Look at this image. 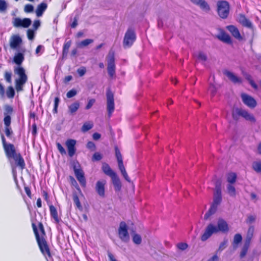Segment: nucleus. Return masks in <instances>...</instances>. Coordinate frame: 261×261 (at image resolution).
Instances as JSON below:
<instances>
[{"label":"nucleus","mask_w":261,"mask_h":261,"mask_svg":"<svg viewBox=\"0 0 261 261\" xmlns=\"http://www.w3.org/2000/svg\"><path fill=\"white\" fill-rule=\"evenodd\" d=\"M33 228L41 252L44 255H47L50 256V253L47 242L44 238L45 233L42 224L40 223L39 225L40 234L39 233L37 228L34 224H33Z\"/></svg>","instance_id":"1"},{"label":"nucleus","mask_w":261,"mask_h":261,"mask_svg":"<svg viewBox=\"0 0 261 261\" xmlns=\"http://www.w3.org/2000/svg\"><path fill=\"white\" fill-rule=\"evenodd\" d=\"M4 149L6 156L10 161L11 159H13L17 165L21 169L24 168L25 163L24 160L20 153L16 152L15 147L12 144L9 143L8 145L5 146Z\"/></svg>","instance_id":"2"},{"label":"nucleus","mask_w":261,"mask_h":261,"mask_svg":"<svg viewBox=\"0 0 261 261\" xmlns=\"http://www.w3.org/2000/svg\"><path fill=\"white\" fill-rule=\"evenodd\" d=\"M232 116L233 119L238 120L240 117L244 118L247 121L252 122H255V118L253 115L249 113L247 111L242 108H236L232 111Z\"/></svg>","instance_id":"3"},{"label":"nucleus","mask_w":261,"mask_h":261,"mask_svg":"<svg viewBox=\"0 0 261 261\" xmlns=\"http://www.w3.org/2000/svg\"><path fill=\"white\" fill-rule=\"evenodd\" d=\"M136 39L135 30L132 28H129L125 33L123 45L125 48L130 47Z\"/></svg>","instance_id":"4"},{"label":"nucleus","mask_w":261,"mask_h":261,"mask_svg":"<svg viewBox=\"0 0 261 261\" xmlns=\"http://www.w3.org/2000/svg\"><path fill=\"white\" fill-rule=\"evenodd\" d=\"M217 12L219 16L225 19L227 17L229 13V5L225 1H219L217 3Z\"/></svg>","instance_id":"5"},{"label":"nucleus","mask_w":261,"mask_h":261,"mask_svg":"<svg viewBox=\"0 0 261 261\" xmlns=\"http://www.w3.org/2000/svg\"><path fill=\"white\" fill-rule=\"evenodd\" d=\"M73 168L75 176L81 186L85 187L86 180L84 176V172L81 168L80 164L78 163L74 164Z\"/></svg>","instance_id":"6"},{"label":"nucleus","mask_w":261,"mask_h":261,"mask_svg":"<svg viewBox=\"0 0 261 261\" xmlns=\"http://www.w3.org/2000/svg\"><path fill=\"white\" fill-rule=\"evenodd\" d=\"M108 72L110 77H112L115 74V65L114 52L110 50L107 57Z\"/></svg>","instance_id":"7"},{"label":"nucleus","mask_w":261,"mask_h":261,"mask_svg":"<svg viewBox=\"0 0 261 261\" xmlns=\"http://www.w3.org/2000/svg\"><path fill=\"white\" fill-rule=\"evenodd\" d=\"M118 236L120 240L124 242L129 240V236L127 231V226L124 222H120L118 230Z\"/></svg>","instance_id":"8"},{"label":"nucleus","mask_w":261,"mask_h":261,"mask_svg":"<svg viewBox=\"0 0 261 261\" xmlns=\"http://www.w3.org/2000/svg\"><path fill=\"white\" fill-rule=\"evenodd\" d=\"M107 109L108 113V116L110 117L114 111L115 104L114 99V94L110 90L107 91Z\"/></svg>","instance_id":"9"},{"label":"nucleus","mask_w":261,"mask_h":261,"mask_svg":"<svg viewBox=\"0 0 261 261\" xmlns=\"http://www.w3.org/2000/svg\"><path fill=\"white\" fill-rule=\"evenodd\" d=\"M32 23L31 19L28 18H25L21 19L19 17L13 18L12 19V24L15 28H28Z\"/></svg>","instance_id":"10"},{"label":"nucleus","mask_w":261,"mask_h":261,"mask_svg":"<svg viewBox=\"0 0 261 261\" xmlns=\"http://www.w3.org/2000/svg\"><path fill=\"white\" fill-rule=\"evenodd\" d=\"M217 232H218L217 226L212 224H210L205 228L203 234L201 237V240L202 241H205L210 238L213 233Z\"/></svg>","instance_id":"11"},{"label":"nucleus","mask_w":261,"mask_h":261,"mask_svg":"<svg viewBox=\"0 0 261 261\" xmlns=\"http://www.w3.org/2000/svg\"><path fill=\"white\" fill-rule=\"evenodd\" d=\"M241 98L244 103L248 107L254 108L256 106V100L251 96L245 93H242Z\"/></svg>","instance_id":"12"},{"label":"nucleus","mask_w":261,"mask_h":261,"mask_svg":"<svg viewBox=\"0 0 261 261\" xmlns=\"http://www.w3.org/2000/svg\"><path fill=\"white\" fill-rule=\"evenodd\" d=\"M106 183V181L104 179L98 180L96 183L95 190L98 195L101 197H104L105 195V186Z\"/></svg>","instance_id":"13"},{"label":"nucleus","mask_w":261,"mask_h":261,"mask_svg":"<svg viewBox=\"0 0 261 261\" xmlns=\"http://www.w3.org/2000/svg\"><path fill=\"white\" fill-rule=\"evenodd\" d=\"M76 141L73 139H68L65 143L66 146L68 150V153L70 157H72L75 153Z\"/></svg>","instance_id":"14"},{"label":"nucleus","mask_w":261,"mask_h":261,"mask_svg":"<svg viewBox=\"0 0 261 261\" xmlns=\"http://www.w3.org/2000/svg\"><path fill=\"white\" fill-rule=\"evenodd\" d=\"M193 4L198 6L202 10L207 12L210 10V7L207 3L204 0H190Z\"/></svg>","instance_id":"15"},{"label":"nucleus","mask_w":261,"mask_h":261,"mask_svg":"<svg viewBox=\"0 0 261 261\" xmlns=\"http://www.w3.org/2000/svg\"><path fill=\"white\" fill-rule=\"evenodd\" d=\"M222 201L221 191L219 186H216L214 194L213 204L218 205Z\"/></svg>","instance_id":"16"},{"label":"nucleus","mask_w":261,"mask_h":261,"mask_svg":"<svg viewBox=\"0 0 261 261\" xmlns=\"http://www.w3.org/2000/svg\"><path fill=\"white\" fill-rule=\"evenodd\" d=\"M21 42L22 39L18 35H13L11 37L10 45L11 48L16 49Z\"/></svg>","instance_id":"17"},{"label":"nucleus","mask_w":261,"mask_h":261,"mask_svg":"<svg viewBox=\"0 0 261 261\" xmlns=\"http://www.w3.org/2000/svg\"><path fill=\"white\" fill-rule=\"evenodd\" d=\"M224 74L234 84H240L242 83V79L233 73L226 70Z\"/></svg>","instance_id":"18"},{"label":"nucleus","mask_w":261,"mask_h":261,"mask_svg":"<svg viewBox=\"0 0 261 261\" xmlns=\"http://www.w3.org/2000/svg\"><path fill=\"white\" fill-rule=\"evenodd\" d=\"M14 72L19 76L18 79L27 80L28 77L25 73L24 69L22 67H17L14 68Z\"/></svg>","instance_id":"19"},{"label":"nucleus","mask_w":261,"mask_h":261,"mask_svg":"<svg viewBox=\"0 0 261 261\" xmlns=\"http://www.w3.org/2000/svg\"><path fill=\"white\" fill-rule=\"evenodd\" d=\"M217 232H226L228 230L227 223L223 219H219L218 221Z\"/></svg>","instance_id":"20"},{"label":"nucleus","mask_w":261,"mask_h":261,"mask_svg":"<svg viewBox=\"0 0 261 261\" xmlns=\"http://www.w3.org/2000/svg\"><path fill=\"white\" fill-rule=\"evenodd\" d=\"M227 30L231 33L232 35L238 40L242 39L241 35L238 29L234 25H228L227 27Z\"/></svg>","instance_id":"21"},{"label":"nucleus","mask_w":261,"mask_h":261,"mask_svg":"<svg viewBox=\"0 0 261 261\" xmlns=\"http://www.w3.org/2000/svg\"><path fill=\"white\" fill-rule=\"evenodd\" d=\"M111 179L116 191H119L121 189V183L117 174L112 176Z\"/></svg>","instance_id":"22"},{"label":"nucleus","mask_w":261,"mask_h":261,"mask_svg":"<svg viewBox=\"0 0 261 261\" xmlns=\"http://www.w3.org/2000/svg\"><path fill=\"white\" fill-rule=\"evenodd\" d=\"M103 172L110 177L116 174V173L111 168L110 166L107 163H103L102 166Z\"/></svg>","instance_id":"23"},{"label":"nucleus","mask_w":261,"mask_h":261,"mask_svg":"<svg viewBox=\"0 0 261 261\" xmlns=\"http://www.w3.org/2000/svg\"><path fill=\"white\" fill-rule=\"evenodd\" d=\"M47 4L45 3H42L39 4L36 10V14L38 17H40L42 15L43 12L47 8Z\"/></svg>","instance_id":"24"},{"label":"nucleus","mask_w":261,"mask_h":261,"mask_svg":"<svg viewBox=\"0 0 261 261\" xmlns=\"http://www.w3.org/2000/svg\"><path fill=\"white\" fill-rule=\"evenodd\" d=\"M239 22L243 25L248 28L252 27V23L251 21L247 19L245 16L241 15L239 17Z\"/></svg>","instance_id":"25"},{"label":"nucleus","mask_w":261,"mask_h":261,"mask_svg":"<svg viewBox=\"0 0 261 261\" xmlns=\"http://www.w3.org/2000/svg\"><path fill=\"white\" fill-rule=\"evenodd\" d=\"M218 38L222 41L223 42L228 43L231 44L232 43L231 38L230 36L224 32L221 33L219 36Z\"/></svg>","instance_id":"26"},{"label":"nucleus","mask_w":261,"mask_h":261,"mask_svg":"<svg viewBox=\"0 0 261 261\" xmlns=\"http://www.w3.org/2000/svg\"><path fill=\"white\" fill-rule=\"evenodd\" d=\"M218 206L212 203L210 208L204 216V219L207 220L209 217L214 214L217 211Z\"/></svg>","instance_id":"27"},{"label":"nucleus","mask_w":261,"mask_h":261,"mask_svg":"<svg viewBox=\"0 0 261 261\" xmlns=\"http://www.w3.org/2000/svg\"><path fill=\"white\" fill-rule=\"evenodd\" d=\"M24 59V58L23 54L19 53L15 54L14 57L13 61L15 64L19 65L22 63Z\"/></svg>","instance_id":"28"},{"label":"nucleus","mask_w":261,"mask_h":261,"mask_svg":"<svg viewBox=\"0 0 261 261\" xmlns=\"http://www.w3.org/2000/svg\"><path fill=\"white\" fill-rule=\"evenodd\" d=\"M27 80H23L20 79H16L15 80V88L17 92L22 90L23 86L27 82Z\"/></svg>","instance_id":"29"},{"label":"nucleus","mask_w":261,"mask_h":261,"mask_svg":"<svg viewBox=\"0 0 261 261\" xmlns=\"http://www.w3.org/2000/svg\"><path fill=\"white\" fill-rule=\"evenodd\" d=\"M49 211L51 216L54 218L56 222L59 221L58 213L56 207L53 205L49 206Z\"/></svg>","instance_id":"30"},{"label":"nucleus","mask_w":261,"mask_h":261,"mask_svg":"<svg viewBox=\"0 0 261 261\" xmlns=\"http://www.w3.org/2000/svg\"><path fill=\"white\" fill-rule=\"evenodd\" d=\"M254 232V227L253 225H250L248 229L246 240L251 241Z\"/></svg>","instance_id":"31"},{"label":"nucleus","mask_w":261,"mask_h":261,"mask_svg":"<svg viewBox=\"0 0 261 261\" xmlns=\"http://www.w3.org/2000/svg\"><path fill=\"white\" fill-rule=\"evenodd\" d=\"M80 107V103L79 102H75L68 106L69 112L73 114L76 112Z\"/></svg>","instance_id":"32"},{"label":"nucleus","mask_w":261,"mask_h":261,"mask_svg":"<svg viewBox=\"0 0 261 261\" xmlns=\"http://www.w3.org/2000/svg\"><path fill=\"white\" fill-rule=\"evenodd\" d=\"M242 237L240 234H236L234 236L233 241V246L234 248L238 247V244L242 241Z\"/></svg>","instance_id":"33"},{"label":"nucleus","mask_w":261,"mask_h":261,"mask_svg":"<svg viewBox=\"0 0 261 261\" xmlns=\"http://www.w3.org/2000/svg\"><path fill=\"white\" fill-rule=\"evenodd\" d=\"M237 175L234 173H229L228 174L227 176V180L229 184H232L236 181Z\"/></svg>","instance_id":"34"},{"label":"nucleus","mask_w":261,"mask_h":261,"mask_svg":"<svg viewBox=\"0 0 261 261\" xmlns=\"http://www.w3.org/2000/svg\"><path fill=\"white\" fill-rule=\"evenodd\" d=\"M93 42V40L91 39H85L77 44L79 47L82 48L86 46Z\"/></svg>","instance_id":"35"},{"label":"nucleus","mask_w":261,"mask_h":261,"mask_svg":"<svg viewBox=\"0 0 261 261\" xmlns=\"http://www.w3.org/2000/svg\"><path fill=\"white\" fill-rule=\"evenodd\" d=\"M195 57L199 61L205 62L207 60V56L203 52L200 51L197 55H195Z\"/></svg>","instance_id":"36"},{"label":"nucleus","mask_w":261,"mask_h":261,"mask_svg":"<svg viewBox=\"0 0 261 261\" xmlns=\"http://www.w3.org/2000/svg\"><path fill=\"white\" fill-rule=\"evenodd\" d=\"M93 125L92 122H86L83 124L81 130L83 132H86L91 129L93 127Z\"/></svg>","instance_id":"37"},{"label":"nucleus","mask_w":261,"mask_h":261,"mask_svg":"<svg viewBox=\"0 0 261 261\" xmlns=\"http://www.w3.org/2000/svg\"><path fill=\"white\" fill-rule=\"evenodd\" d=\"M227 189L228 193L229 194V195L230 196L234 197L236 196V189L234 187V186L231 185V184H228L227 185Z\"/></svg>","instance_id":"38"},{"label":"nucleus","mask_w":261,"mask_h":261,"mask_svg":"<svg viewBox=\"0 0 261 261\" xmlns=\"http://www.w3.org/2000/svg\"><path fill=\"white\" fill-rule=\"evenodd\" d=\"M252 168L256 172H261V162H254L252 164Z\"/></svg>","instance_id":"39"},{"label":"nucleus","mask_w":261,"mask_h":261,"mask_svg":"<svg viewBox=\"0 0 261 261\" xmlns=\"http://www.w3.org/2000/svg\"><path fill=\"white\" fill-rule=\"evenodd\" d=\"M6 94L8 98H13L15 95V91L13 88L11 86L9 87L6 91Z\"/></svg>","instance_id":"40"},{"label":"nucleus","mask_w":261,"mask_h":261,"mask_svg":"<svg viewBox=\"0 0 261 261\" xmlns=\"http://www.w3.org/2000/svg\"><path fill=\"white\" fill-rule=\"evenodd\" d=\"M8 8V4L5 0H0V12H6Z\"/></svg>","instance_id":"41"},{"label":"nucleus","mask_w":261,"mask_h":261,"mask_svg":"<svg viewBox=\"0 0 261 261\" xmlns=\"http://www.w3.org/2000/svg\"><path fill=\"white\" fill-rule=\"evenodd\" d=\"M73 200L74 203H75V204L76 205L77 207L79 210H82V205L81 204L80 199H79V197H78L77 195H73Z\"/></svg>","instance_id":"42"},{"label":"nucleus","mask_w":261,"mask_h":261,"mask_svg":"<svg viewBox=\"0 0 261 261\" xmlns=\"http://www.w3.org/2000/svg\"><path fill=\"white\" fill-rule=\"evenodd\" d=\"M4 115H5V117H4V124L5 125V127L10 126L11 120V117L8 115H6V113H4Z\"/></svg>","instance_id":"43"},{"label":"nucleus","mask_w":261,"mask_h":261,"mask_svg":"<svg viewBox=\"0 0 261 261\" xmlns=\"http://www.w3.org/2000/svg\"><path fill=\"white\" fill-rule=\"evenodd\" d=\"M115 154L118 163L123 162L122 155L120 153V150L117 147H115Z\"/></svg>","instance_id":"44"},{"label":"nucleus","mask_w":261,"mask_h":261,"mask_svg":"<svg viewBox=\"0 0 261 261\" xmlns=\"http://www.w3.org/2000/svg\"><path fill=\"white\" fill-rule=\"evenodd\" d=\"M208 91L213 96L215 95L217 91V88L214 84H210L208 88Z\"/></svg>","instance_id":"45"},{"label":"nucleus","mask_w":261,"mask_h":261,"mask_svg":"<svg viewBox=\"0 0 261 261\" xmlns=\"http://www.w3.org/2000/svg\"><path fill=\"white\" fill-rule=\"evenodd\" d=\"M76 94L77 91L74 89H72L67 93L66 96L67 98H70L75 96Z\"/></svg>","instance_id":"46"},{"label":"nucleus","mask_w":261,"mask_h":261,"mask_svg":"<svg viewBox=\"0 0 261 261\" xmlns=\"http://www.w3.org/2000/svg\"><path fill=\"white\" fill-rule=\"evenodd\" d=\"M133 240L134 243L140 244L141 243L142 239L140 235L135 234L133 236Z\"/></svg>","instance_id":"47"},{"label":"nucleus","mask_w":261,"mask_h":261,"mask_svg":"<svg viewBox=\"0 0 261 261\" xmlns=\"http://www.w3.org/2000/svg\"><path fill=\"white\" fill-rule=\"evenodd\" d=\"M69 178H70L71 185L73 186H74L76 189V190H77L78 191H80V187H79V186L78 185V184L76 182V181L75 180V179L74 178V177L71 176H70L69 177Z\"/></svg>","instance_id":"48"},{"label":"nucleus","mask_w":261,"mask_h":261,"mask_svg":"<svg viewBox=\"0 0 261 261\" xmlns=\"http://www.w3.org/2000/svg\"><path fill=\"white\" fill-rule=\"evenodd\" d=\"M11 77H12V73L11 72H8V71L5 72V79L8 83H11L12 82Z\"/></svg>","instance_id":"49"},{"label":"nucleus","mask_w":261,"mask_h":261,"mask_svg":"<svg viewBox=\"0 0 261 261\" xmlns=\"http://www.w3.org/2000/svg\"><path fill=\"white\" fill-rule=\"evenodd\" d=\"M34 10V7L31 4H27L25 6L24 11L26 13L32 12Z\"/></svg>","instance_id":"50"},{"label":"nucleus","mask_w":261,"mask_h":261,"mask_svg":"<svg viewBox=\"0 0 261 261\" xmlns=\"http://www.w3.org/2000/svg\"><path fill=\"white\" fill-rule=\"evenodd\" d=\"M57 148H58L59 151L60 152V153L62 155L66 154V151L65 149L64 148V147L62 146V145L60 143H57Z\"/></svg>","instance_id":"51"},{"label":"nucleus","mask_w":261,"mask_h":261,"mask_svg":"<svg viewBox=\"0 0 261 261\" xmlns=\"http://www.w3.org/2000/svg\"><path fill=\"white\" fill-rule=\"evenodd\" d=\"M71 45V41L66 42L63 46V54H67Z\"/></svg>","instance_id":"52"},{"label":"nucleus","mask_w":261,"mask_h":261,"mask_svg":"<svg viewBox=\"0 0 261 261\" xmlns=\"http://www.w3.org/2000/svg\"><path fill=\"white\" fill-rule=\"evenodd\" d=\"M102 159L101 154L99 152H95L92 156L93 161H99Z\"/></svg>","instance_id":"53"},{"label":"nucleus","mask_w":261,"mask_h":261,"mask_svg":"<svg viewBox=\"0 0 261 261\" xmlns=\"http://www.w3.org/2000/svg\"><path fill=\"white\" fill-rule=\"evenodd\" d=\"M35 33L33 30L29 29L27 31V36L29 40H32L34 38Z\"/></svg>","instance_id":"54"},{"label":"nucleus","mask_w":261,"mask_h":261,"mask_svg":"<svg viewBox=\"0 0 261 261\" xmlns=\"http://www.w3.org/2000/svg\"><path fill=\"white\" fill-rule=\"evenodd\" d=\"M44 50V46L42 45H38L35 50V53L37 55H40L42 53L43 51Z\"/></svg>","instance_id":"55"},{"label":"nucleus","mask_w":261,"mask_h":261,"mask_svg":"<svg viewBox=\"0 0 261 261\" xmlns=\"http://www.w3.org/2000/svg\"><path fill=\"white\" fill-rule=\"evenodd\" d=\"M59 101H60V99L58 97H56L55 98V103H54V110H53V111L54 113H57V108H58V105H59Z\"/></svg>","instance_id":"56"},{"label":"nucleus","mask_w":261,"mask_h":261,"mask_svg":"<svg viewBox=\"0 0 261 261\" xmlns=\"http://www.w3.org/2000/svg\"><path fill=\"white\" fill-rule=\"evenodd\" d=\"M86 72V68L84 67H82L77 70V72L80 76H83Z\"/></svg>","instance_id":"57"},{"label":"nucleus","mask_w":261,"mask_h":261,"mask_svg":"<svg viewBox=\"0 0 261 261\" xmlns=\"http://www.w3.org/2000/svg\"><path fill=\"white\" fill-rule=\"evenodd\" d=\"M87 147L88 149H89L92 151L95 150L96 149L95 144L93 142H91V141H89L88 142V143L87 144Z\"/></svg>","instance_id":"58"},{"label":"nucleus","mask_w":261,"mask_h":261,"mask_svg":"<svg viewBox=\"0 0 261 261\" xmlns=\"http://www.w3.org/2000/svg\"><path fill=\"white\" fill-rule=\"evenodd\" d=\"M95 102V100L94 99H90L88 100V103L87 106H86V109L89 110L90 109L92 106L94 105V103Z\"/></svg>","instance_id":"59"},{"label":"nucleus","mask_w":261,"mask_h":261,"mask_svg":"<svg viewBox=\"0 0 261 261\" xmlns=\"http://www.w3.org/2000/svg\"><path fill=\"white\" fill-rule=\"evenodd\" d=\"M177 248L181 250L186 249L188 247V245L185 243H180L177 245Z\"/></svg>","instance_id":"60"},{"label":"nucleus","mask_w":261,"mask_h":261,"mask_svg":"<svg viewBox=\"0 0 261 261\" xmlns=\"http://www.w3.org/2000/svg\"><path fill=\"white\" fill-rule=\"evenodd\" d=\"M256 218L255 216L250 215L249 216L246 220L247 223L251 224L253 223L255 221Z\"/></svg>","instance_id":"61"},{"label":"nucleus","mask_w":261,"mask_h":261,"mask_svg":"<svg viewBox=\"0 0 261 261\" xmlns=\"http://www.w3.org/2000/svg\"><path fill=\"white\" fill-rule=\"evenodd\" d=\"M12 133L10 126L5 127V134L7 137H9Z\"/></svg>","instance_id":"62"},{"label":"nucleus","mask_w":261,"mask_h":261,"mask_svg":"<svg viewBox=\"0 0 261 261\" xmlns=\"http://www.w3.org/2000/svg\"><path fill=\"white\" fill-rule=\"evenodd\" d=\"M40 25V21L39 20H36L34 21L33 27L35 30H37Z\"/></svg>","instance_id":"63"},{"label":"nucleus","mask_w":261,"mask_h":261,"mask_svg":"<svg viewBox=\"0 0 261 261\" xmlns=\"http://www.w3.org/2000/svg\"><path fill=\"white\" fill-rule=\"evenodd\" d=\"M13 111L12 108L10 106H6L5 107V112L6 114L7 115V114H11L12 113Z\"/></svg>","instance_id":"64"}]
</instances>
